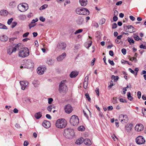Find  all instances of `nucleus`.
I'll use <instances>...</instances> for the list:
<instances>
[{"instance_id": "obj_6", "label": "nucleus", "mask_w": 146, "mask_h": 146, "mask_svg": "<svg viewBox=\"0 0 146 146\" xmlns=\"http://www.w3.org/2000/svg\"><path fill=\"white\" fill-rule=\"evenodd\" d=\"M17 8L20 11L23 12L27 10L29 8V6L27 3H22L18 5Z\"/></svg>"}, {"instance_id": "obj_48", "label": "nucleus", "mask_w": 146, "mask_h": 146, "mask_svg": "<svg viewBox=\"0 0 146 146\" xmlns=\"http://www.w3.org/2000/svg\"><path fill=\"white\" fill-rule=\"evenodd\" d=\"M13 20V19L12 18H11L10 19H9L7 21V24L9 25H10L12 22V21Z\"/></svg>"}, {"instance_id": "obj_4", "label": "nucleus", "mask_w": 146, "mask_h": 146, "mask_svg": "<svg viewBox=\"0 0 146 146\" xmlns=\"http://www.w3.org/2000/svg\"><path fill=\"white\" fill-rule=\"evenodd\" d=\"M28 48L27 47H25L22 48V50H20L19 52V56L22 58H25L28 56L29 54Z\"/></svg>"}, {"instance_id": "obj_54", "label": "nucleus", "mask_w": 146, "mask_h": 146, "mask_svg": "<svg viewBox=\"0 0 146 146\" xmlns=\"http://www.w3.org/2000/svg\"><path fill=\"white\" fill-rule=\"evenodd\" d=\"M15 1H13L10 2L9 3V5L10 6H12L15 5Z\"/></svg>"}, {"instance_id": "obj_63", "label": "nucleus", "mask_w": 146, "mask_h": 146, "mask_svg": "<svg viewBox=\"0 0 146 146\" xmlns=\"http://www.w3.org/2000/svg\"><path fill=\"white\" fill-rule=\"evenodd\" d=\"M80 47V45L79 44H78L75 45L74 48L76 49H78Z\"/></svg>"}, {"instance_id": "obj_37", "label": "nucleus", "mask_w": 146, "mask_h": 146, "mask_svg": "<svg viewBox=\"0 0 146 146\" xmlns=\"http://www.w3.org/2000/svg\"><path fill=\"white\" fill-rule=\"evenodd\" d=\"M85 128L83 126H80L78 128V130L79 131H83L84 130Z\"/></svg>"}, {"instance_id": "obj_31", "label": "nucleus", "mask_w": 146, "mask_h": 146, "mask_svg": "<svg viewBox=\"0 0 146 146\" xmlns=\"http://www.w3.org/2000/svg\"><path fill=\"white\" fill-rule=\"evenodd\" d=\"M127 95L128 99L130 101H132L133 99V98L131 96V94L130 92L127 93Z\"/></svg>"}, {"instance_id": "obj_49", "label": "nucleus", "mask_w": 146, "mask_h": 146, "mask_svg": "<svg viewBox=\"0 0 146 146\" xmlns=\"http://www.w3.org/2000/svg\"><path fill=\"white\" fill-rule=\"evenodd\" d=\"M109 63L111 65L113 66L114 65V63L113 60H110L109 59L108 60Z\"/></svg>"}, {"instance_id": "obj_19", "label": "nucleus", "mask_w": 146, "mask_h": 146, "mask_svg": "<svg viewBox=\"0 0 146 146\" xmlns=\"http://www.w3.org/2000/svg\"><path fill=\"white\" fill-rule=\"evenodd\" d=\"M84 139L82 137H80L75 142V143L78 145H80L83 143Z\"/></svg>"}, {"instance_id": "obj_60", "label": "nucleus", "mask_w": 146, "mask_h": 146, "mask_svg": "<svg viewBox=\"0 0 146 146\" xmlns=\"http://www.w3.org/2000/svg\"><path fill=\"white\" fill-rule=\"evenodd\" d=\"M109 54L111 56H113L114 55V53L112 50H111L109 51Z\"/></svg>"}, {"instance_id": "obj_51", "label": "nucleus", "mask_w": 146, "mask_h": 146, "mask_svg": "<svg viewBox=\"0 0 146 146\" xmlns=\"http://www.w3.org/2000/svg\"><path fill=\"white\" fill-rule=\"evenodd\" d=\"M39 20L42 22H44L45 21V18L42 16L40 17Z\"/></svg>"}, {"instance_id": "obj_55", "label": "nucleus", "mask_w": 146, "mask_h": 146, "mask_svg": "<svg viewBox=\"0 0 146 146\" xmlns=\"http://www.w3.org/2000/svg\"><path fill=\"white\" fill-rule=\"evenodd\" d=\"M125 35L127 36L129 35V33H122V35L117 36H125Z\"/></svg>"}, {"instance_id": "obj_21", "label": "nucleus", "mask_w": 146, "mask_h": 146, "mask_svg": "<svg viewBox=\"0 0 146 146\" xmlns=\"http://www.w3.org/2000/svg\"><path fill=\"white\" fill-rule=\"evenodd\" d=\"M78 74V73L77 72L72 71L70 73V76L71 78H74L76 77Z\"/></svg>"}, {"instance_id": "obj_16", "label": "nucleus", "mask_w": 146, "mask_h": 146, "mask_svg": "<svg viewBox=\"0 0 146 146\" xmlns=\"http://www.w3.org/2000/svg\"><path fill=\"white\" fill-rule=\"evenodd\" d=\"M66 54L65 52L63 53L62 54L59 55L56 58V59L58 62L62 61L66 57Z\"/></svg>"}, {"instance_id": "obj_38", "label": "nucleus", "mask_w": 146, "mask_h": 146, "mask_svg": "<svg viewBox=\"0 0 146 146\" xmlns=\"http://www.w3.org/2000/svg\"><path fill=\"white\" fill-rule=\"evenodd\" d=\"M127 40L130 44H131V43L133 44H134V41L133 40L132 38H128L127 39Z\"/></svg>"}, {"instance_id": "obj_25", "label": "nucleus", "mask_w": 146, "mask_h": 146, "mask_svg": "<svg viewBox=\"0 0 146 146\" xmlns=\"http://www.w3.org/2000/svg\"><path fill=\"white\" fill-rule=\"evenodd\" d=\"M84 143L86 145H90L92 144L90 140L89 139H86L84 141Z\"/></svg>"}, {"instance_id": "obj_14", "label": "nucleus", "mask_w": 146, "mask_h": 146, "mask_svg": "<svg viewBox=\"0 0 146 146\" xmlns=\"http://www.w3.org/2000/svg\"><path fill=\"white\" fill-rule=\"evenodd\" d=\"M144 127L141 124H138L135 127V129L138 131H140L143 130Z\"/></svg>"}, {"instance_id": "obj_26", "label": "nucleus", "mask_w": 146, "mask_h": 146, "mask_svg": "<svg viewBox=\"0 0 146 146\" xmlns=\"http://www.w3.org/2000/svg\"><path fill=\"white\" fill-rule=\"evenodd\" d=\"M42 116V113L40 112L36 113L35 115V117L37 119H39Z\"/></svg>"}, {"instance_id": "obj_23", "label": "nucleus", "mask_w": 146, "mask_h": 146, "mask_svg": "<svg viewBox=\"0 0 146 146\" xmlns=\"http://www.w3.org/2000/svg\"><path fill=\"white\" fill-rule=\"evenodd\" d=\"M87 0H80L79 3L82 6H85L87 4Z\"/></svg>"}, {"instance_id": "obj_29", "label": "nucleus", "mask_w": 146, "mask_h": 146, "mask_svg": "<svg viewBox=\"0 0 146 146\" xmlns=\"http://www.w3.org/2000/svg\"><path fill=\"white\" fill-rule=\"evenodd\" d=\"M49 65H52L54 63V60L51 58H48L46 62Z\"/></svg>"}, {"instance_id": "obj_64", "label": "nucleus", "mask_w": 146, "mask_h": 146, "mask_svg": "<svg viewBox=\"0 0 146 146\" xmlns=\"http://www.w3.org/2000/svg\"><path fill=\"white\" fill-rule=\"evenodd\" d=\"M113 108L111 106H109L108 108V110L111 111L113 110Z\"/></svg>"}, {"instance_id": "obj_24", "label": "nucleus", "mask_w": 146, "mask_h": 146, "mask_svg": "<svg viewBox=\"0 0 146 146\" xmlns=\"http://www.w3.org/2000/svg\"><path fill=\"white\" fill-rule=\"evenodd\" d=\"M22 44L20 43H18L15 47H14V48H15V51L17 50H19L20 49H22Z\"/></svg>"}, {"instance_id": "obj_44", "label": "nucleus", "mask_w": 146, "mask_h": 146, "mask_svg": "<svg viewBox=\"0 0 146 146\" xmlns=\"http://www.w3.org/2000/svg\"><path fill=\"white\" fill-rule=\"evenodd\" d=\"M122 53L123 55H125L126 53V50L124 48H123L121 50Z\"/></svg>"}, {"instance_id": "obj_46", "label": "nucleus", "mask_w": 146, "mask_h": 146, "mask_svg": "<svg viewBox=\"0 0 146 146\" xmlns=\"http://www.w3.org/2000/svg\"><path fill=\"white\" fill-rule=\"evenodd\" d=\"M48 103L49 104H51L53 101V99L52 98H50L48 99Z\"/></svg>"}, {"instance_id": "obj_1", "label": "nucleus", "mask_w": 146, "mask_h": 146, "mask_svg": "<svg viewBox=\"0 0 146 146\" xmlns=\"http://www.w3.org/2000/svg\"><path fill=\"white\" fill-rule=\"evenodd\" d=\"M68 82L66 80H62L59 85L58 90L60 93H66L68 91Z\"/></svg>"}, {"instance_id": "obj_9", "label": "nucleus", "mask_w": 146, "mask_h": 146, "mask_svg": "<svg viewBox=\"0 0 146 146\" xmlns=\"http://www.w3.org/2000/svg\"><path fill=\"white\" fill-rule=\"evenodd\" d=\"M136 142L137 144L141 145L144 144L145 141L143 137L139 136L136 138Z\"/></svg>"}, {"instance_id": "obj_61", "label": "nucleus", "mask_w": 146, "mask_h": 146, "mask_svg": "<svg viewBox=\"0 0 146 146\" xmlns=\"http://www.w3.org/2000/svg\"><path fill=\"white\" fill-rule=\"evenodd\" d=\"M113 19L114 21H116L118 20V18L116 16H114L113 17Z\"/></svg>"}, {"instance_id": "obj_7", "label": "nucleus", "mask_w": 146, "mask_h": 146, "mask_svg": "<svg viewBox=\"0 0 146 146\" xmlns=\"http://www.w3.org/2000/svg\"><path fill=\"white\" fill-rule=\"evenodd\" d=\"M66 47V44L64 42H60L58 43L56 49L57 50L61 51L65 50Z\"/></svg>"}, {"instance_id": "obj_12", "label": "nucleus", "mask_w": 146, "mask_h": 146, "mask_svg": "<svg viewBox=\"0 0 146 146\" xmlns=\"http://www.w3.org/2000/svg\"><path fill=\"white\" fill-rule=\"evenodd\" d=\"M119 119L121 122L123 121L124 123H126L128 121L127 116L126 115L121 114L119 116Z\"/></svg>"}, {"instance_id": "obj_36", "label": "nucleus", "mask_w": 146, "mask_h": 146, "mask_svg": "<svg viewBox=\"0 0 146 146\" xmlns=\"http://www.w3.org/2000/svg\"><path fill=\"white\" fill-rule=\"evenodd\" d=\"M144 45H143V44L139 46V48H142L143 49H146V42H144Z\"/></svg>"}, {"instance_id": "obj_58", "label": "nucleus", "mask_w": 146, "mask_h": 146, "mask_svg": "<svg viewBox=\"0 0 146 146\" xmlns=\"http://www.w3.org/2000/svg\"><path fill=\"white\" fill-rule=\"evenodd\" d=\"M97 35L96 36H100L102 35V34L100 32L98 31L96 33Z\"/></svg>"}, {"instance_id": "obj_40", "label": "nucleus", "mask_w": 146, "mask_h": 146, "mask_svg": "<svg viewBox=\"0 0 146 146\" xmlns=\"http://www.w3.org/2000/svg\"><path fill=\"white\" fill-rule=\"evenodd\" d=\"M111 78L112 79H114L116 81L119 79V77L118 76H115L114 75L112 76Z\"/></svg>"}, {"instance_id": "obj_11", "label": "nucleus", "mask_w": 146, "mask_h": 146, "mask_svg": "<svg viewBox=\"0 0 146 146\" xmlns=\"http://www.w3.org/2000/svg\"><path fill=\"white\" fill-rule=\"evenodd\" d=\"M64 110L66 113L69 114L72 111L73 108L70 104H68L65 106Z\"/></svg>"}, {"instance_id": "obj_3", "label": "nucleus", "mask_w": 146, "mask_h": 146, "mask_svg": "<svg viewBox=\"0 0 146 146\" xmlns=\"http://www.w3.org/2000/svg\"><path fill=\"white\" fill-rule=\"evenodd\" d=\"M67 124L66 121L64 119L61 118L57 120L56 123V126L59 128H64Z\"/></svg>"}, {"instance_id": "obj_28", "label": "nucleus", "mask_w": 146, "mask_h": 146, "mask_svg": "<svg viewBox=\"0 0 146 146\" xmlns=\"http://www.w3.org/2000/svg\"><path fill=\"white\" fill-rule=\"evenodd\" d=\"M92 43V41L91 40H89L86 42L85 44V46L87 48H89L91 45Z\"/></svg>"}, {"instance_id": "obj_30", "label": "nucleus", "mask_w": 146, "mask_h": 146, "mask_svg": "<svg viewBox=\"0 0 146 146\" xmlns=\"http://www.w3.org/2000/svg\"><path fill=\"white\" fill-rule=\"evenodd\" d=\"M33 84L35 87H37L39 86V83L38 80H35L33 81Z\"/></svg>"}, {"instance_id": "obj_45", "label": "nucleus", "mask_w": 146, "mask_h": 146, "mask_svg": "<svg viewBox=\"0 0 146 146\" xmlns=\"http://www.w3.org/2000/svg\"><path fill=\"white\" fill-rule=\"evenodd\" d=\"M52 106V105H50L47 108V110L49 112L51 111Z\"/></svg>"}, {"instance_id": "obj_27", "label": "nucleus", "mask_w": 146, "mask_h": 146, "mask_svg": "<svg viewBox=\"0 0 146 146\" xmlns=\"http://www.w3.org/2000/svg\"><path fill=\"white\" fill-rule=\"evenodd\" d=\"M8 13V12L6 10H2L0 12V14L1 15L6 16L7 15Z\"/></svg>"}, {"instance_id": "obj_15", "label": "nucleus", "mask_w": 146, "mask_h": 146, "mask_svg": "<svg viewBox=\"0 0 146 146\" xmlns=\"http://www.w3.org/2000/svg\"><path fill=\"white\" fill-rule=\"evenodd\" d=\"M51 125L50 122L46 120H44L42 123L43 127L46 128H49L50 127Z\"/></svg>"}, {"instance_id": "obj_56", "label": "nucleus", "mask_w": 146, "mask_h": 146, "mask_svg": "<svg viewBox=\"0 0 146 146\" xmlns=\"http://www.w3.org/2000/svg\"><path fill=\"white\" fill-rule=\"evenodd\" d=\"M138 98L140 99L141 97V93L140 91H138L137 92Z\"/></svg>"}, {"instance_id": "obj_5", "label": "nucleus", "mask_w": 146, "mask_h": 146, "mask_svg": "<svg viewBox=\"0 0 146 146\" xmlns=\"http://www.w3.org/2000/svg\"><path fill=\"white\" fill-rule=\"evenodd\" d=\"M70 123L72 125L74 126L77 125L79 123L78 117L75 115H72L70 119Z\"/></svg>"}, {"instance_id": "obj_59", "label": "nucleus", "mask_w": 146, "mask_h": 146, "mask_svg": "<svg viewBox=\"0 0 146 146\" xmlns=\"http://www.w3.org/2000/svg\"><path fill=\"white\" fill-rule=\"evenodd\" d=\"M95 60H96V59L95 58H94L92 60V61L91 62V66H93L94 65V62L95 61Z\"/></svg>"}, {"instance_id": "obj_50", "label": "nucleus", "mask_w": 146, "mask_h": 146, "mask_svg": "<svg viewBox=\"0 0 146 146\" xmlns=\"http://www.w3.org/2000/svg\"><path fill=\"white\" fill-rule=\"evenodd\" d=\"M35 25V24L34 23H33L32 22L29 25V26L30 29H31V27H34Z\"/></svg>"}, {"instance_id": "obj_42", "label": "nucleus", "mask_w": 146, "mask_h": 146, "mask_svg": "<svg viewBox=\"0 0 146 146\" xmlns=\"http://www.w3.org/2000/svg\"><path fill=\"white\" fill-rule=\"evenodd\" d=\"M88 82H84L83 86L84 88H85V89L87 88L88 86Z\"/></svg>"}, {"instance_id": "obj_41", "label": "nucleus", "mask_w": 146, "mask_h": 146, "mask_svg": "<svg viewBox=\"0 0 146 146\" xmlns=\"http://www.w3.org/2000/svg\"><path fill=\"white\" fill-rule=\"evenodd\" d=\"M83 31V30L81 29H80L76 31L74 33L75 34H76L81 33Z\"/></svg>"}, {"instance_id": "obj_17", "label": "nucleus", "mask_w": 146, "mask_h": 146, "mask_svg": "<svg viewBox=\"0 0 146 146\" xmlns=\"http://www.w3.org/2000/svg\"><path fill=\"white\" fill-rule=\"evenodd\" d=\"M46 68H42L38 67L37 69V73L40 75H42L44 74V72Z\"/></svg>"}, {"instance_id": "obj_34", "label": "nucleus", "mask_w": 146, "mask_h": 146, "mask_svg": "<svg viewBox=\"0 0 146 146\" xmlns=\"http://www.w3.org/2000/svg\"><path fill=\"white\" fill-rule=\"evenodd\" d=\"M121 37H117V39L115 40V42L117 44H119L121 42Z\"/></svg>"}, {"instance_id": "obj_52", "label": "nucleus", "mask_w": 146, "mask_h": 146, "mask_svg": "<svg viewBox=\"0 0 146 146\" xmlns=\"http://www.w3.org/2000/svg\"><path fill=\"white\" fill-rule=\"evenodd\" d=\"M117 26V25L116 23H114L112 24V28L114 29L116 28Z\"/></svg>"}, {"instance_id": "obj_39", "label": "nucleus", "mask_w": 146, "mask_h": 146, "mask_svg": "<svg viewBox=\"0 0 146 146\" xmlns=\"http://www.w3.org/2000/svg\"><path fill=\"white\" fill-rule=\"evenodd\" d=\"M48 6V5L47 4H45L44 5L42 6L40 8V10H42L43 9H45L46 8H47Z\"/></svg>"}, {"instance_id": "obj_22", "label": "nucleus", "mask_w": 146, "mask_h": 146, "mask_svg": "<svg viewBox=\"0 0 146 146\" xmlns=\"http://www.w3.org/2000/svg\"><path fill=\"white\" fill-rule=\"evenodd\" d=\"M83 19L81 17H80L77 19L76 22L78 24L81 25L83 23Z\"/></svg>"}, {"instance_id": "obj_35", "label": "nucleus", "mask_w": 146, "mask_h": 146, "mask_svg": "<svg viewBox=\"0 0 146 146\" xmlns=\"http://www.w3.org/2000/svg\"><path fill=\"white\" fill-rule=\"evenodd\" d=\"M8 39V37H0V40L2 41H6Z\"/></svg>"}, {"instance_id": "obj_32", "label": "nucleus", "mask_w": 146, "mask_h": 146, "mask_svg": "<svg viewBox=\"0 0 146 146\" xmlns=\"http://www.w3.org/2000/svg\"><path fill=\"white\" fill-rule=\"evenodd\" d=\"M0 29L7 30V28L5 25L0 23Z\"/></svg>"}, {"instance_id": "obj_53", "label": "nucleus", "mask_w": 146, "mask_h": 146, "mask_svg": "<svg viewBox=\"0 0 146 146\" xmlns=\"http://www.w3.org/2000/svg\"><path fill=\"white\" fill-rule=\"evenodd\" d=\"M17 24V23L16 22H13L12 24V25L11 26V27L12 28H13Z\"/></svg>"}, {"instance_id": "obj_18", "label": "nucleus", "mask_w": 146, "mask_h": 146, "mask_svg": "<svg viewBox=\"0 0 146 146\" xmlns=\"http://www.w3.org/2000/svg\"><path fill=\"white\" fill-rule=\"evenodd\" d=\"M126 27V30H127L128 32L129 33H133L134 31V27L132 26H127Z\"/></svg>"}, {"instance_id": "obj_8", "label": "nucleus", "mask_w": 146, "mask_h": 146, "mask_svg": "<svg viewBox=\"0 0 146 146\" xmlns=\"http://www.w3.org/2000/svg\"><path fill=\"white\" fill-rule=\"evenodd\" d=\"M64 135L66 137H69V136H73L74 135V131L70 128H67L64 130Z\"/></svg>"}, {"instance_id": "obj_13", "label": "nucleus", "mask_w": 146, "mask_h": 146, "mask_svg": "<svg viewBox=\"0 0 146 146\" xmlns=\"http://www.w3.org/2000/svg\"><path fill=\"white\" fill-rule=\"evenodd\" d=\"M20 84L21 86V89L24 90L29 84L27 81H21L20 82Z\"/></svg>"}, {"instance_id": "obj_33", "label": "nucleus", "mask_w": 146, "mask_h": 146, "mask_svg": "<svg viewBox=\"0 0 146 146\" xmlns=\"http://www.w3.org/2000/svg\"><path fill=\"white\" fill-rule=\"evenodd\" d=\"M121 62L122 64H127L129 65H131V62L129 63L128 61L126 60H121Z\"/></svg>"}, {"instance_id": "obj_57", "label": "nucleus", "mask_w": 146, "mask_h": 146, "mask_svg": "<svg viewBox=\"0 0 146 146\" xmlns=\"http://www.w3.org/2000/svg\"><path fill=\"white\" fill-rule=\"evenodd\" d=\"M96 92L98 96L99 95V90L98 88H96Z\"/></svg>"}, {"instance_id": "obj_20", "label": "nucleus", "mask_w": 146, "mask_h": 146, "mask_svg": "<svg viewBox=\"0 0 146 146\" xmlns=\"http://www.w3.org/2000/svg\"><path fill=\"white\" fill-rule=\"evenodd\" d=\"M132 126L133 125L131 123L128 124L125 126V128L127 132H130Z\"/></svg>"}, {"instance_id": "obj_47", "label": "nucleus", "mask_w": 146, "mask_h": 146, "mask_svg": "<svg viewBox=\"0 0 146 146\" xmlns=\"http://www.w3.org/2000/svg\"><path fill=\"white\" fill-rule=\"evenodd\" d=\"M113 86V82L112 81H111L110 82V85L108 86V87L110 89L111 88L112 86Z\"/></svg>"}, {"instance_id": "obj_2", "label": "nucleus", "mask_w": 146, "mask_h": 146, "mask_svg": "<svg viewBox=\"0 0 146 146\" xmlns=\"http://www.w3.org/2000/svg\"><path fill=\"white\" fill-rule=\"evenodd\" d=\"M76 13L80 15H88L90 14L89 11L87 9L84 7H78L75 10Z\"/></svg>"}, {"instance_id": "obj_62", "label": "nucleus", "mask_w": 146, "mask_h": 146, "mask_svg": "<svg viewBox=\"0 0 146 146\" xmlns=\"http://www.w3.org/2000/svg\"><path fill=\"white\" fill-rule=\"evenodd\" d=\"M119 101L120 102H123V103H124V102H127V101H126V100L125 99H123V98H120V99H119Z\"/></svg>"}, {"instance_id": "obj_43", "label": "nucleus", "mask_w": 146, "mask_h": 146, "mask_svg": "<svg viewBox=\"0 0 146 146\" xmlns=\"http://www.w3.org/2000/svg\"><path fill=\"white\" fill-rule=\"evenodd\" d=\"M85 96L86 97V98L88 100L89 102H90V101L91 100V98H90V97L89 94L88 93H86L85 94Z\"/></svg>"}, {"instance_id": "obj_10", "label": "nucleus", "mask_w": 146, "mask_h": 146, "mask_svg": "<svg viewBox=\"0 0 146 146\" xmlns=\"http://www.w3.org/2000/svg\"><path fill=\"white\" fill-rule=\"evenodd\" d=\"M15 52V48L13 46H10L7 48V52L8 54L11 55L13 52Z\"/></svg>"}]
</instances>
